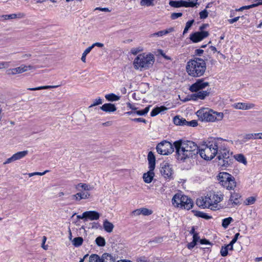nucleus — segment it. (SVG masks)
<instances>
[{"mask_svg": "<svg viewBox=\"0 0 262 262\" xmlns=\"http://www.w3.org/2000/svg\"><path fill=\"white\" fill-rule=\"evenodd\" d=\"M173 146L176 150L177 159L183 162L194 158L199 154L198 146L191 141H177L174 142Z\"/></svg>", "mask_w": 262, "mask_h": 262, "instance_id": "obj_1", "label": "nucleus"}, {"mask_svg": "<svg viewBox=\"0 0 262 262\" xmlns=\"http://www.w3.org/2000/svg\"><path fill=\"white\" fill-rule=\"evenodd\" d=\"M223 140L222 138H210L199 147V154L201 158L206 160L212 159L221 150Z\"/></svg>", "mask_w": 262, "mask_h": 262, "instance_id": "obj_2", "label": "nucleus"}, {"mask_svg": "<svg viewBox=\"0 0 262 262\" xmlns=\"http://www.w3.org/2000/svg\"><path fill=\"white\" fill-rule=\"evenodd\" d=\"M206 70L205 61L201 58L194 57L187 63L186 70L188 74L193 77L203 76Z\"/></svg>", "mask_w": 262, "mask_h": 262, "instance_id": "obj_3", "label": "nucleus"}, {"mask_svg": "<svg viewBox=\"0 0 262 262\" xmlns=\"http://www.w3.org/2000/svg\"><path fill=\"white\" fill-rule=\"evenodd\" d=\"M209 83L205 82L204 78L198 79L195 83L192 84L189 88V90L191 92H196L189 96V99L187 100H196L198 99H204L206 97L209 95L210 92L208 91H202L206 87L209 86ZM186 100H185L186 101Z\"/></svg>", "mask_w": 262, "mask_h": 262, "instance_id": "obj_4", "label": "nucleus"}, {"mask_svg": "<svg viewBox=\"0 0 262 262\" xmlns=\"http://www.w3.org/2000/svg\"><path fill=\"white\" fill-rule=\"evenodd\" d=\"M196 115L200 120L206 122H213L221 120L224 116L222 113L213 112L206 108H202L197 111Z\"/></svg>", "mask_w": 262, "mask_h": 262, "instance_id": "obj_5", "label": "nucleus"}, {"mask_svg": "<svg viewBox=\"0 0 262 262\" xmlns=\"http://www.w3.org/2000/svg\"><path fill=\"white\" fill-rule=\"evenodd\" d=\"M154 61L155 57L153 55L141 54L135 59L134 65L136 69H148L153 64Z\"/></svg>", "mask_w": 262, "mask_h": 262, "instance_id": "obj_6", "label": "nucleus"}, {"mask_svg": "<svg viewBox=\"0 0 262 262\" xmlns=\"http://www.w3.org/2000/svg\"><path fill=\"white\" fill-rule=\"evenodd\" d=\"M220 183L228 190H232L236 186L235 178L231 174L225 172H220L218 176Z\"/></svg>", "mask_w": 262, "mask_h": 262, "instance_id": "obj_7", "label": "nucleus"}, {"mask_svg": "<svg viewBox=\"0 0 262 262\" xmlns=\"http://www.w3.org/2000/svg\"><path fill=\"white\" fill-rule=\"evenodd\" d=\"M205 201L208 204V208L212 210H217L220 209L218 203L221 202L223 199L222 194H217L210 192L205 196Z\"/></svg>", "mask_w": 262, "mask_h": 262, "instance_id": "obj_8", "label": "nucleus"}, {"mask_svg": "<svg viewBox=\"0 0 262 262\" xmlns=\"http://www.w3.org/2000/svg\"><path fill=\"white\" fill-rule=\"evenodd\" d=\"M157 151L162 155H168L174 151L173 145L167 141H163L156 146Z\"/></svg>", "mask_w": 262, "mask_h": 262, "instance_id": "obj_9", "label": "nucleus"}, {"mask_svg": "<svg viewBox=\"0 0 262 262\" xmlns=\"http://www.w3.org/2000/svg\"><path fill=\"white\" fill-rule=\"evenodd\" d=\"M160 172L162 175L165 178L169 180L173 179V170L167 163H163L161 165Z\"/></svg>", "mask_w": 262, "mask_h": 262, "instance_id": "obj_10", "label": "nucleus"}, {"mask_svg": "<svg viewBox=\"0 0 262 262\" xmlns=\"http://www.w3.org/2000/svg\"><path fill=\"white\" fill-rule=\"evenodd\" d=\"M208 35V31L196 32L190 35V39L193 42H198L206 38Z\"/></svg>", "mask_w": 262, "mask_h": 262, "instance_id": "obj_11", "label": "nucleus"}, {"mask_svg": "<svg viewBox=\"0 0 262 262\" xmlns=\"http://www.w3.org/2000/svg\"><path fill=\"white\" fill-rule=\"evenodd\" d=\"M193 205V203L191 199L187 196L183 195L179 207L189 210L192 208Z\"/></svg>", "mask_w": 262, "mask_h": 262, "instance_id": "obj_12", "label": "nucleus"}, {"mask_svg": "<svg viewBox=\"0 0 262 262\" xmlns=\"http://www.w3.org/2000/svg\"><path fill=\"white\" fill-rule=\"evenodd\" d=\"M232 106L235 109L247 110L253 108L255 104L252 103L238 102L234 103Z\"/></svg>", "mask_w": 262, "mask_h": 262, "instance_id": "obj_13", "label": "nucleus"}, {"mask_svg": "<svg viewBox=\"0 0 262 262\" xmlns=\"http://www.w3.org/2000/svg\"><path fill=\"white\" fill-rule=\"evenodd\" d=\"M223 146L222 144V148H220L221 150H219V152L217 153V158L219 160L221 161V160L232 158L231 153H230L229 150L223 149Z\"/></svg>", "mask_w": 262, "mask_h": 262, "instance_id": "obj_14", "label": "nucleus"}, {"mask_svg": "<svg viewBox=\"0 0 262 262\" xmlns=\"http://www.w3.org/2000/svg\"><path fill=\"white\" fill-rule=\"evenodd\" d=\"M84 216H86V221L88 220L93 221L98 220L100 214L96 211H88L84 212Z\"/></svg>", "mask_w": 262, "mask_h": 262, "instance_id": "obj_15", "label": "nucleus"}, {"mask_svg": "<svg viewBox=\"0 0 262 262\" xmlns=\"http://www.w3.org/2000/svg\"><path fill=\"white\" fill-rule=\"evenodd\" d=\"M100 108L103 111L108 113L114 112L117 110L115 105L111 103H105Z\"/></svg>", "mask_w": 262, "mask_h": 262, "instance_id": "obj_16", "label": "nucleus"}, {"mask_svg": "<svg viewBox=\"0 0 262 262\" xmlns=\"http://www.w3.org/2000/svg\"><path fill=\"white\" fill-rule=\"evenodd\" d=\"M230 198L229 199V202L232 203L233 206L238 205L241 204V202L239 201V199L241 198V195L239 193L237 192H231L230 193Z\"/></svg>", "mask_w": 262, "mask_h": 262, "instance_id": "obj_17", "label": "nucleus"}, {"mask_svg": "<svg viewBox=\"0 0 262 262\" xmlns=\"http://www.w3.org/2000/svg\"><path fill=\"white\" fill-rule=\"evenodd\" d=\"M154 170V169H149L147 172L143 174V179L145 183H150L151 182L155 176Z\"/></svg>", "mask_w": 262, "mask_h": 262, "instance_id": "obj_18", "label": "nucleus"}, {"mask_svg": "<svg viewBox=\"0 0 262 262\" xmlns=\"http://www.w3.org/2000/svg\"><path fill=\"white\" fill-rule=\"evenodd\" d=\"M9 74L15 75L16 74H20L27 71V67L25 65H21L19 67L10 69L8 70Z\"/></svg>", "mask_w": 262, "mask_h": 262, "instance_id": "obj_19", "label": "nucleus"}, {"mask_svg": "<svg viewBox=\"0 0 262 262\" xmlns=\"http://www.w3.org/2000/svg\"><path fill=\"white\" fill-rule=\"evenodd\" d=\"M147 159L148 161L149 169H155L156 164V158L152 151H149L148 154Z\"/></svg>", "mask_w": 262, "mask_h": 262, "instance_id": "obj_20", "label": "nucleus"}, {"mask_svg": "<svg viewBox=\"0 0 262 262\" xmlns=\"http://www.w3.org/2000/svg\"><path fill=\"white\" fill-rule=\"evenodd\" d=\"M183 194L181 193H177L172 198V205L177 207H179L181 202H182V199Z\"/></svg>", "mask_w": 262, "mask_h": 262, "instance_id": "obj_21", "label": "nucleus"}, {"mask_svg": "<svg viewBox=\"0 0 262 262\" xmlns=\"http://www.w3.org/2000/svg\"><path fill=\"white\" fill-rule=\"evenodd\" d=\"M90 194L88 192H78L72 196L73 199L79 201L82 199H86L89 198Z\"/></svg>", "mask_w": 262, "mask_h": 262, "instance_id": "obj_22", "label": "nucleus"}, {"mask_svg": "<svg viewBox=\"0 0 262 262\" xmlns=\"http://www.w3.org/2000/svg\"><path fill=\"white\" fill-rule=\"evenodd\" d=\"M101 262H115V257L111 254L105 253L101 256Z\"/></svg>", "mask_w": 262, "mask_h": 262, "instance_id": "obj_23", "label": "nucleus"}, {"mask_svg": "<svg viewBox=\"0 0 262 262\" xmlns=\"http://www.w3.org/2000/svg\"><path fill=\"white\" fill-rule=\"evenodd\" d=\"M103 226L104 230L108 233L112 232L114 228V225L107 220H104Z\"/></svg>", "mask_w": 262, "mask_h": 262, "instance_id": "obj_24", "label": "nucleus"}, {"mask_svg": "<svg viewBox=\"0 0 262 262\" xmlns=\"http://www.w3.org/2000/svg\"><path fill=\"white\" fill-rule=\"evenodd\" d=\"M173 121L176 125H185L186 120L185 119L180 118L179 116H176L173 118Z\"/></svg>", "mask_w": 262, "mask_h": 262, "instance_id": "obj_25", "label": "nucleus"}, {"mask_svg": "<svg viewBox=\"0 0 262 262\" xmlns=\"http://www.w3.org/2000/svg\"><path fill=\"white\" fill-rule=\"evenodd\" d=\"M167 108L164 106H161L160 107H156L154 108L150 113V116L152 117L156 116L158 115L160 113L166 110Z\"/></svg>", "mask_w": 262, "mask_h": 262, "instance_id": "obj_26", "label": "nucleus"}, {"mask_svg": "<svg viewBox=\"0 0 262 262\" xmlns=\"http://www.w3.org/2000/svg\"><path fill=\"white\" fill-rule=\"evenodd\" d=\"M206 198L202 197L201 199H198L196 201V204L199 207H201L203 208L208 207V204L207 201H205Z\"/></svg>", "mask_w": 262, "mask_h": 262, "instance_id": "obj_27", "label": "nucleus"}, {"mask_svg": "<svg viewBox=\"0 0 262 262\" xmlns=\"http://www.w3.org/2000/svg\"><path fill=\"white\" fill-rule=\"evenodd\" d=\"M28 153V150H24L21 151L17 152V153L14 154L13 157L15 161L20 160L21 158L25 157Z\"/></svg>", "mask_w": 262, "mask_h": 262, "instance_id": "obj_28", "label": "nucleus"}, {"mask_svg": "<svg viewBox=\"0 0 262 262\" xmlns=\"http://www.w3.org/2000/svg\"><path fill=\"white\" fill-rule=\"evenodd\" d=\"M181 4L182 7H185L186 8L194 7L198 4V3H196V2L195 1V0H193L192 1L189 2L181 1Z\"/></svg>", "mask_w": 262, "mask_h": 262, "instance_id": "obj_29", "label": "nucleus"}, {"mask_svg": "<svg viewBox=\"0 0 262 262\" xmlns=\"http://www.w3.org/2000/svg\"><path fill=\"white\" fill-rule=\"evenodd\" d=\"M234 159L238 162L246 165L247 161L245 156L242 154H237L234 156Z\"/></svg>", "mask_w": 262, "mask_h": 262, "instance_id": "obj_30", "label": "nucleus"}, {"mask_svg": "<svg viewBox=\"0 0 262 262\" xmlns=\"http://www.w3.org/2000/svg\"><path fill=\"white\" fill-rule=\"evenodd\" d=\"M105 98L106 99L109 101H118L120 99V97L113 94L111 93L109 94H106L105 96Z\"/></svg>", "mask_w": 262, "mask_h": 262, "instance_id": "obj_31", "label": "nucleus"}, {"mask_svg": "<svg viewBox=\"0 0 262 262\" xmlns=\"http://www.w3.org/2000/svg\"><path fill=\"white\" fill-rule=\"evenodd\" d=\"M83 242V239L82 237H77L72 240V244L75 247H78L82 245Z\"/></svg>", "mask_w": 262, "mask_h": 262, "instance_id": "obj_32", "label": "nucleus"}, {"mask_svg": "<svg viewBox=\"0 0 262 262\" xmlns=\"http://www.w3.org/2000/svg\"><path fill=\"white\" fill-rule=\"evenodd\" d=\"M58 87L57 85H46V86H41L34 88H28V90L29 91H37V90H47L52 88H56Z\"/></svg>", "mask_w": 262, "mask_h": 262, "instance_id": "obj_33", "label": "nucleus"}, {"mask_svg": "<svg viewBox=\"0 0 262 262\" xmlns=\"http://www.w3.org/2000/svg\"><path fill=\"white\" fill-rule=\"evenodd\" d=\"M101 256L96 254H92L89 257V262H101Z\"/></svg>", "mask_w": 262, "mask_h": 262, "instance_id": "obj_34", "label": "nucleus"}, {"mask_svg": "<svg viewBox=\"0 0 262 262\" xmlns=\"http://www.w3.org/2000/svg\"><path fill=\"white\" fill-rule=\"evenodd\" d=\"M233 221V220L231 217L225 218L222 220V225L225 229H226L229 224Z\"/></svg>", "mask_w": 262, "mask_h": 262, "instance_id": "obj_35", "label": "nucleus"}, {"mask_svg": "<svg viewBox=\"0 0 262 262\" xmlns=\"http://www.w3.org/2000/svg\"><path fill=\"white\" fill-rule=\"evenodd\" d=\"M233 160L232 158L221 160L219 163L223 167H227L232 163Z\"/></svg>", "mask_w": 262, "mask_h": 262, "instance_id": "obj_36", "label": "nucleus"}, {"mask_svg": "<svg viewBox=\"0 0 262 262\" xmlns=\"http://www.w3.org/2000/svg\"><path fill=\"white\" fill-rule=\"evenodd\" d=\"M195 215L197 216H199V217H202V218H203V219H205L206 220H209V219H210L212 218V217L211 216L208 215L207 213H204L203 212L199 211H195Z\"/></svg>", "mask_w": 262, "mask_h": 262, "instance_id": "obj_37", "label": "nucleus"}, {"mask_svg": "<svg viewBox=\"0 0 262 262\" xmlns=\"http://www.w3.org/2000/svg\"><path fill=\"white\" fill-rule=\"evenodd\" d=\"M150 106L146 107L142 110L138 111L137 110L135 111V115L139 116H144L147 114L149 112Z\"/></svg>", "mask_w": 262, "mask_h": 262, "instance_id": "obj_38", "label": "nucleus"}, {"mask_svg": "<svg viewBox=\"0 0 262 262\" xmlns=\"http://www.w3.org/2000/svg\"><path fill=\"white\" fill-rule=\"evenodd\" d=\"M96 244L100 247H103L105 245V239L101 236H98L95 240Z\"/></svg>", "mask_w": 262, "mask_h": 262, "instance_id": "obj_39", "label": "nucleus"}, {"mask_svg": "<svg viewBox=\"0 0 262 262\" xmlns=\"http://www.w3.org/2000/svg\"><path fill=\"white\" fill-rule=\"evenodd\" d=\"M79 187L82 188L84 190H91L93 188V187L90 186V185L83 183L78 184L76 187V188L78 189Z\"/></svg>", "mask_w": 262, "mask_h": 262, "instance_id": "obj_40", "label": "nucleus"}, {"mask_svg": "<svg viewBox=\"0 0 262 262\" xmlns=\"http://www.w3.org/2000/svg\"><path fill=\"white\" fill-rule=\"evenodd\" d=\"M256 201V198L254 196H250L246 199L244 204L246 205H252L254 204Z\"/></svg>", "mask_w": 262, "mask_h": 262, "instance_id": "obj_41", "label": "nucleus"}, {"mask_svg": "<svg viewBox=\"0 0 262 262\" xmlns=\"http://www.w3.org/2000/svg\"><path fill=\"white\" fill-rule=\"evenodd\" d=\"M154 0H141L140 2V5L142 6H154Z\"/></svg>", "mask_w": 262, "mask_h": 262, "instance_id": "obj_42", "label": "nucleus"}, {"mask_svg": "<svg viewBox=\"0 0 262 262\" xmlns=\"http://www.w3.org/2000/svg\"><path fill=\"white\" fill-rule=\"evenodd\" d=\"M256 137H255V134H247L244 136L243 137V141L246 142L247 140L250 139H255Z\"/></svg>", "mask_w": 262, "mask_h": 262, "instance_id": "obj_43", "label": "nucleus"}, {"mask_svg": "<svg viewBox=\"0 0 262 262\" xmlns=\"http://www.w3.org/2000/svg\"><path fill=\"white\" fill-rule=\"evenodd\" d=\"M169 5L171 7L174 8H180L182 7L181 1H170L169 3Z\"/></svg>", "mask_w": 262, "mask_h": 262, "instance_id": "obj_44", "label": "nucleus"}, {"mask_svg": "<svg viewBox=\"0 0 262 262\" xmlns=\"http://www.w3.org/2000/svg\"><path fill=\"white\" fill-rule=\"evenodd\" d=\"M92 50V48H91V47H88V48H86V49L84 50V52H83V54H82V55L81 58V60H82L83 62H85V60H86V56L87 55V54H89V53L91 52V51Z\"/></svg>", "mask_w": 262, "mask_h": 262, "instance_id": "obj_45", "label": "nucleus"}, {"mask_svg": "<svg viewBox=\"0 0 262 262\" xmlns=\"http://www.w3.org/2000/svg\"><path fill=\"white\" fill-rule=\"evenodd\" d=\"M194 23V20H191L186 23V26L184 28V30L183 31V34H185L189 30V29L191 27L193 23Z\"/></svg>", "mask_w": 262, "mask_h": 262, "instance_id": "obj_46", "label": "nucleus"}, {"mask_svg": "<svg viewBox=\"0 0 262 262\" xmlns=\"http://www.w3.org/2000/svg\"><path fill=\"white\" fill-rule=\"evenodd\" d=\"M221 255L225 257L228 255V250L227 248V247H226L225 245L222 246L221 251H220Z\"/></svg>", "mask_w": 262, "mask_h": 262, "instance_id": "obj_47", "label": "nucleus"}, {"mask_svg": "<svg viewBox=\"0 0 262 262\" xmlns=\"http://www.w3.org/2000/svg\"><path fill=\"white\" fill-rule=\"evenodd\" d=\"M140 212L144 215H149L152 213V211L146 208H142Z\"/></svg>", "mask_w": 262, "mask_h": 262, "instance_id": "obj_48", "label": "nucleus"}, {"mask_svg": "<svg viewBox=\"0 0 262 262\" xmlns=\"http://www.w3.org/2000/svg\"><path fill=\"white\" fill-rule=\"evenodd\" d=\"M102 100L100 97L95 99L93 101V103L90 106V107H92L99 104H101L102 103Z\"/></svg>", "mask_w": 262, "mask_h": 262, "instance_id": "obj_49", "label": "nucleus"}, {"mask_svg": "<svg viewBox=\"0 0 262 262\" xmlns=\"http://www.w3.org/2000/svg\"><path fill=\"white\" fill-rule=\"evenodd\" d=\"M201 19H205L208 17V13L206 10L201 11L199 13Z\"/></svg>", "mask_w": 262, "mask_h": 262, "instance_id": "obj_50", "label": "nucleus"}, {"mask_svg": "<svg viewBox=\"0 0 262 262\" xmlns=\"http://www.w3.org/2000/svg\"><path fill=\"white\" fill-rule=\"evenodd\" d=\"M185 125L189 126L195 127L198 125V122L195 120H193L190 121H186Z\"/></svg>", "mask_w": 262, "mask_h": 262, "instance_id": "obj_51", "label": "nucleus"}, {"mask_svg": "<svg viewBox=\"0 0 262 262\" xmlns=\"http://www.w3.org/2000/svg\"><path fill=\"white\" fill-rule=\"evenodd\" d=\"M130 120L134 122H143L144 123H146L147 121L143 118H134V119H130Z\"/></svg>", "mask_w": 262, "mask_h": 262, "instance_id": "obj_52", "label": "nucleus"}, {"mask_svg": "<svg viewBox=\"0 0 262 262\" xmlns=\"http://www.w3.org/2000/svg\"><path fill=\"white\" fill-rule=\"evenodd\" d=\"M183 14L182 13H172L171 14V18L172 19H176L178 17L182 16Z\"/></svg>", "mask_w": 262, "mask_h": 262, "instance_id": "obj_53", "label": "nucleus"}, {"mask_svg": "<svg viewBox=\"0 0 262 262\" xmlns=\"http://www.w3.org/2000/svg\"><path fill=\"white\" fill-rule=\"evenodd\" d=\"M240 18H244V16H242V17L237 16V17H234V18L229 19H228V22L230 24H232L236 22L237 21H238Z\"/></svg>", "mask_w": 262, "mask_h": 262, "instance_id": "obj_54", "label": "nucleus"}, {"mask_svg": "<svg viewBox=\"0 0 262 262\" xmlns=\"http://www.w3.org/2000/svg\"><path fill=\"white\" fill-rule=\"evenodd\" d=\"M15 15L14 14H9V15H3L1 17L4 18V19H15Z\"/></svg>", "mask_w": 262, "mask_h": 262, "instance_id": "obj_55", "label": "nucleus"}, {"mask_svg": "<svg viewBox=\"0 0 262 262\" xmlns=\"http://www.w3.org/2000/svg\"><path fill=\"white\" fill-rule=\"evenodd\" d=\"M164 35H166L165 31L164 30H162V31H159L158 32L152 34L151 35L152 36H163Z\"/></svg>", "mask_w": 262, "mask_h": 262, "instance_id": "obj_56", "label": "nucleus"}, {"mask_svg": "<svg viewBox=\"0 0 262 262\" xmlns=\"http://www.w3.org/2000/svg\"><path fill=\"white\" fill-rule=\"evenodd\" d=\"M200 243L202 245H209L210 246L211 245V244L210 243V242L208 240L206 239V238L200 239Z\"/></svg>", "mask_w": 262, "mask_h": 262, "instance_id": "obj_57", "label": "nucleus"}, {"mask_svg": "<svg viewBox=\"0 0 262 262\" xmlns=\"http://www.w3.org/2000/svg\"><path fill=\"white\" fill-rule=\"evenodd\" d=\"M137 262H148V260L147 257L141 256L137 259Z\"/></svg>", "mask_w": 262, "mask_h": 262, "instance_id": "obj_58", "label": "nucleus"}, {"mask_svg": "<svg viewBox=\"0 0 262 262\" xmlns=\"http://www.w3.org/2000/svg\"><path fill=\"white\" fill-rule=\"evenodd\" d=\"M9 66V62H0V69L3 68H8Z\"/></svg>", "mask_w": 262, "mask_h": 262, "instance_id": "obj_59", "label": "nucleus"}, {"mask_svg": "<svg viewBox=\"0 0 262 262\" xmlns=\"http://www.w3.org/2000/svg\"><path fill=\"white\" fill-rule=\"evenodd\" d=\"M196 245V243H195L194 241H193L188 243L187 245V247L188 248V249L191 250L194 247V246Z\"/></svg>", "mask_w": 262, "mask_h": 262, "instance_id": "obj_60", "label": "nucleus"}, {"mask_svg": "<svg viewBox=\"0 0 262 262\" xmlns=\"http://www.w3.org/2000/svg\"><path fill=\"white\" fill-rule=\"evenodd\" d=\"M14 15H15V18H24L25 16V14L23 13H18L17 14H14Z\"/></svg>", "mask_w": 262, "mask_h": 262, "instance_id": "obj_61", "label": "nucleus"}, {"mask_svg": "<svg viewBox=\"0 0 262 262\" xmlns=\"http://www.w3.org/2000/svg\"><path fill=\"white\" fill-rule=\"evenodd\" d=\"M95 46H97V47H100V48H102L104 46V45L102 43H100V42H96V43H93L91 46H90V47L92 48V49H93Z\"/></svg>", "mask_w": 262, "mask_h": 262, "instance_id": "obj_62", "label": "nucleus"}, {"mask_svg": "<svg viewBox=\"0 0 262 262\" xmlns=\"http://www.w3.org/2000/svg\"><path fill=\"white\" fill-rule=\"evenodd\" d=\"M204 53V50L202 49H196L195 50L194 53L196 56H201V55Z\"/></svg>", "mask_w": 262, "mask_h": 262, "instance_id": "obj_63", "label": "nucleus"}, {"mask_svg": "<svg viewBox=\"0 0 262 262\" xmlns=\"http://www.w3.org/2000/svg\"><path fill=\"white\" fill-rule=\"evenodd\" d=\"M239 235H240V234L239 233H236L235 234L234 237L233 238V239L231 240V241L230 242L232 243L233 244L235 243Z\"/></svg>", "mask_w": 262, "mask_h": 262, "instance_id": "obj_64", "label": "nucleus"}]
</instances>
